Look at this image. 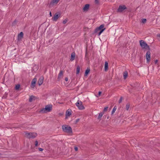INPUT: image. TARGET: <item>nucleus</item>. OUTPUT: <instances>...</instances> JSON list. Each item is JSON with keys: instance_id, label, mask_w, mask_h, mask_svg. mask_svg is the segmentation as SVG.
Returning a JSON list of instances; mask_svg holds the SVG:
<instances>
[{"instance_id": "obj_33", "label": "nucleus", "mask_w": 160, "mask_h": 160, "mask_svg": "<svg viewBox=\"0 0 160 160\" xmlns=\"http://www.w3.org/2000/svg\"><path fill=\"white\" fill-rule=\"evenodd\" d=\"M38 144V142L37 141H36L35 142V145L36 147L37 146Z\"/></svg>"}, {"instance_id": "obj_24", "label": "nucleus", "mask_w": 160, "mask_h": 160, "mask_svg": "<svg viewBox=\"0 0 160 160\" xmlns=\"http://www.w3.org/2000/svg\"><path fill=\"white\" fill-rule=\"evenodd\" d=\"M20 87V85L19 84H17L15 86V89L16 90H18Z\"/></svg>"}, {"instance_id": "obj_2", "label": "nucleus", "mask_w": 160, "mask_h": 160, "mask_svg": "<svg viewBox=\"0 0 160 160\" xmlns=\"http://www.w3.org/2000/svg\"><path fill=\"white\" fill-rule=\"evenodd\" d=\"M62 129L63 131L67 133H71L72 132V129L71 127L66 125H62Z\"/></svg>"}, {"instance_id": "obj_6", "label": "nucleus", "mask_w": 160, "mask_h": 160, "mask_svg": "<svg viewBox=\"0 0 160 160\" xmlns=\"http://www.w3.org/2000/svg\"><path fill=\"white\" fill-rule=\"evenodd\" d=\"M76 105L80 110H83L85 108L82 105V102L80 100L78 101L76 103Z\"/></svg>"}, {"instance_id": "obj_39", "label": "nucleus", "mask_w": 160, "mask_h": 160, "mask_svg": "<svg viewBox=\"0 0 160 160\" xmlns=\"http://www.w3.org/2000/svg\"><path fill=\"white\" fill-rule=\"evenodd\" d=\"M49 15H50V17L52 16V13L51 12H50Z\"/></svg>"}, {"instance_id": "obj_8", "label": "nucleus", "mask_w": 160, "mask_h": 160, "mask_svg": "<svg viewBox=\"0 0 160 160\" xmlns=\"http://www.w3.org/2000/svg\"><path fill=\"white\" fill-rule=\"evenodd\" d=\"M127 9L125 5H120L117 11L118 12H122L125 9Z\"/></svg>"}, {"instance_id": "obj_30", "label": "nucleus", "mask_w": 160, "mask_h": 160, "mask_svg": "<svg viewBox=\"0 0 160 160\" xmlns=\"http://www.w3.org/2000/svg\"><path fill=\"white\" fill-rule=\"evenodd\" d=\"M122 97H121L120 98V99L119 100V101H118V102H119V103L122 102Z\"/></svg>"}, {"instance_id": "obj_29", "label": "nucleus", "mask_w": 160, "mask_h": 160, "mask_svg": "<svg viewBox=\"0 0 160 160\" xmlns=\"http://www.w3.org/2000/svg\"><path fill=\"white\" fill-rule=\"evenodd\" d=\"M146 22V19H143L142 20V22L144 23H145Z\"/></svg>"}, {"instance_id": "obj_7", "label": "nucleus", "mask_w": 160, "mask_h": 160, "mask_svg": "<svg viewBox=\"0 0 160 160\" xmlns=\"http://www.w3.org/2000/svg\"><path fill=\"white\" fill-rule=\"evenodd\" d=\"M61 14L59 13H56L52 18V20L53 21H56L60 17Z\"/></svg>"}, {"instance_id": "obj_36", "label": "nucleus", "mask_w": 160, "mask_h": 160, "mask_svg": "<svg viewBox=\"0 0 160 160\" xmlns=\"http://www.w3.org/2000/svg\"><path fill=\"white\" fill-rule=\"evenodd\" d=\"M38 149H39V151H43V149H42V148H38Z\"/></svg>"}, {"instance_id": "obj_28", "label": "nucleus", "mask_w": 160, "mask_h": 160, "mask_svg": "<svg viewBox=\"0 0 160 160\" xmlns=\"http://www.w3.org/2000/svg\"><path fill=\"white\" fill-rule=\"evenodd\" d=\"M108 107H106L104 108V110H103V112H106L107 111L108 109Z\"/></svg>"}, {"instance_id": "obj_38", "label": "nucleus", "mask_w": 160, "mask_h": 160, "mask_svg": "<svg viewBox=\"0 0 160 160\" xmlns=\"http://www.w3.org/2000/svg\"><path fill=\"white\" fill-rule=\"evenodd\" d=\"M95 2L96 3H98V0H95Z\"/></svg>"}, {"instance_id": "obj_14", "label": "nucleus", "mask_w": 160, "mask_h": 160, "mask_svg": "<svg viewBox=\"0 0 160 160\" xmlns=\"http://www.w3.org/2000/svg\"><path fill=\"white\" fill-rule=\"evenodd\" d=\"M71 114V112L70 110H67L66 112V118H68V117L70 116Z\"/></svg>"}, {"instance_id": "obj_4", "label": "nucleus", "mask_w": 160, "mask_h": 160, "mask_svg": "<svg viewBox=\"0 0 160 160\" xmlns=\"http://www.w3.org/2000/svg\"><path fill=\"white\" fill-rule=\"evenodd\" d=\"M139 42L140 45L142 49H150L149 46L144 41L141 40Z\"/></svg>"}, {"instance_id": "obj_31", "label": "nucleus", "mask_w": 160, "mask_h": 160, "mask_svg": "<svg viewBox=\"0 0 160 160\" xmlns=\"http://www.w3.org/2000/svg\"><path fill=\"white\" fill-rule=\"evenodd\" d=\"M17 21L16 20H15L12 23L13 25H15L16 24Z\"/></svg>"}, {"instance_id": "obj_11", "label": "nucleus", "mask_w": 160, "mask_h": 160, "mask_svg": "<svg viewBox=\"0 0 160 160\" xmlns=\"http://www.w3.org/2000/svg\"><path fill=\"white\" fill-rule=\"evenodd\" d=\"M43 78L42 77H40L38 81V84L39 86L42 84L43 82Z\"/></svg>"}, {"instance_id": "obj_26", "label": "nucleus", "mask_w": 160, "mask_h": 160, "mask_svg": "<svg viewBox=\"0 0 160 160\" xmlns=\"http://www.w3.org/2000/svg\"><path fill=\"white\" fill-rule=\"evenodd\" d=\"M130 107V105L129 104H127L126 105V108L127 110H128Z\"/></svg>"}, {"instance_id": "obj_18", "label": "nucleus", "mask_w": 160, "mask_h": 160, "mask_svg": "<svg viewBox=\"0 0 160 160\" xmlns=\"http://www.w3.org/2000/svg\"><path fill=\"white\" fill-rule=\"evenodd\" d=\"M128 76V72L127 71H125L123 72V76L124 79H126Z\"/></svg>"}, {"instance_id": "obj_22", "label": "nucleus", "mask_w": 160, "mask_h": 160, "mask_svg": "<svg viewBox=\"0 0 160 160\" xmlns=\"http://www.w3.org/2000/svg\"><path fill=\"white\" fill-rule=\"evenodd\" d=\"M76 70V74H78L79 73L80 71V67L79 66H78L77 67Z\"/></svg>"}, {"instance_id": "obj_40", "label": "nucleus", "mask_w": 160, "mask_h": 160, "mask_svg": "<svg viewBox=\"0 0 160 160\" xmlns=\"http://www.w3.org/2000/svg\"><path fill=\"white\" fill-rule=\"evenodd\" d=\"M158 62V60H156L155 61V63H157Z\"/></svg>"}, {"instance_id": "obj_23", "label": "nucleus", "mask_w": 160, "mask_h": 160, "mask_svg": "<svg viewBox=\"0 0 160 160\" xmlns=\"http://www.w3.org/2000/svg\"><path fill=\"white\" fill-rule=\"evenodd\" d=\"M60 0H52V1L51 2V3L53 4H57L59 1Z\"/></svg>"}, {"instance_id": "obj_21", "label": "nucleus", "mask_w": 160, "mask_h": 160, "mask_svg": "<svg viewBox=\"0 0 160 160\" xmlns=\"http://www.w3.org/2000/svg\"><path fill=\"white\" fill-rule=\"evenodd\" d=\"M35 97L33 96H31L29 99V101L30 102H32L33 100H35Z\"/></svg>"}, {"instance_id": "obj_9", "label": "nucleus", "mask_w": 160, "mask_h": 160, "mask_svg": "<svg viewBox=\"0 0 160 160\" xmlns=\"http://www.w3.org/2000/svg\"><path fill=\"white\" fill-rule=\"evenodd\" d=\"M147 62H149L150 58V52L149 51H147L146 54Z\"/></svg>"}, {"instance_id": "obj_25", "label": "nucleus", "mask_w": 160, "mask_h": 160, "mask_svg": "<svg viewBox=\"0 0 160 160\" xmlns=\"http://www.w3.org/2000/svg\"><path fill=\"white\" fill-rule=\"evenodd\" d=\"M116 109H117V108L116 107H114L113 108L112 111V114H113L115 112L116 110Z\"/></svg>"}, {"instance_id": "obj_1", "label": "nucleus", "mask_w": 160, "mask_h": 160, "mask_svg": "<svg viewBox=\"0 0 160 160\" xmlns=\"http://www.w3.org/2000/svg\"><path fill=\"white\" fill-rule=\"evenodd\" d=\"M52 109V105H48L45 106V108L41 109L39 111L40 113H47L50 112Z\"/></svg>"}, {"instance_id": "obj_17", "label": "nucleus", "mask_w": 160, "mask_h": 160, "mask_svg": "<svg viewBox=\"0 0 160 160\" xmlns=\"http://www.w3.org/2000/svg\"><path fill=\"white\" fill-rule=\"evenodd\" d=\"M75 52H72L71 55V58L70 60L72 61L74 60L75 59Z\"/></svg>"}, {"instance_id": "obj_19", "label": "nucleus", "mask_w": 160, "mask_h": 160, "mask_svg": "<svg viewBox=\"0 0 160 160\" xmlns=\"http://www.w3.org/2000/svg\"><path fill=\"white\" fill-rule=\"evenodd\" d=\"M104 112H102L99 113V115L98 117V119H101V117H102L103 115L104 114Z\"/></svg>"}, {"instance_id": "obj_13", "label": "nucleus", "mask_w": 160, "mask_h": 160, "mask_svg": "<svg viewBox=\"0 0 160 160\" xmlns=\"http://www.w3.org/2000/svg\"><path fill=\"white\" fill-rule=\"evenodd\" d=\"M63 75V72L62 71H61L58 74V80H60L61 78L62 77Z\"/></svg>"}, {"instance_id": "obj_16", "label": "nucleus", "mask_w": 160, "mask_h": 160, "mask_svg": "<svg viewBox=\"0 0 160 160\" xmlns=\"http://www.w3.org/2000/svg\"><path fill=\"white\" fill-rule=\"evenodd\" d=\"M89 7V5L88 4H86L84 7H83V9L84 11H87Z\"/></svg>"}, {"instance_id": "obj_12", "label": "nucleus", "mask_w": 160, "mask_h": 160, "mask_svg": "<svg viewBox=\"0 0 160 160\" xmlns=\"http://www.w3.org/2000/svg\"><path fill=\"white\" fill-rule=\"evenodd\" d=\"M23 33L22 32H21L18 35V40H21L23 38Z\"/></svg>"}, {"instance_id": "obj_27", "label": "nucleus", "mask_w": 160, "mask_h": 160, "mask_svg": "<svg viewBox=\"0 0 160 160\" xmlns=\"http://www.w3.org/2000/svg\"><path fill=\"white\" fill-rule=\"evenodd\" d=\"M68 21V19H65V20H64L63 21V23L64 24H65Z\"/></svg>"}, {"instance_id": "obj_15", "label": "nucleus", "mask_w": 160, "mask_h": 160, "mask_svg": "<svg viewBox=\"0 0 160 160\" xmlns=\"http://www.w3.org/2000/svg\"><path fill=\"white\" fill-rule=\"evenodd\" d=\"M108 68V62H105L104 65V70L105 71H107Z\"/></svg>"}, {"instance_id": "obj_10", "label": "nucleus", "mask_w": 160, "mask_h": 160, "mask_svg": "<svg viewBox=\"0 0 160 160\" xmlns=\"http://www.w3.org/2000/svg\"><path fill=\"white\" fill-rule=\"evenodd\" d=\"M37 81V79L36 78H34L32 80L31 85V87L33 88L35 87V84Z\"/></svg>"}, {"instance_id": "obj_20", "label": "nucleus", "mask_w": 160, "mask_h": 160, "mask_svg": "<svg viewBox=\"0 0 160 160\" xmlns=\"http://www.w3.org/2000/svg\"><path fill=\"white\" fill-rule=\"evenodd\" d=\"M90 69L88 68L87 69H86V70L85 71V76H87L88 74L90 72Z\"/></svg>"}, {"instance_id": "obj_3", "label": "nucleus", "mask_w": 160, "mask_h": 160, "mask_svg": "<svg viewBox=\"0 0 160 160\" xmlns=\"http://www.w3.org/2000/svg\"><path fill=\"white\" fill-rule=\"evenodd\" d=\"M104 25L102 24L99 27L96 28L95 29V32H98V35H100L102 32L106 28H104Z\"/></svg>"}, {"instance_id": "obj_37", "label": "nucleus", "mask_w": 160, "mask_h": 160, "mask_svg": "<svg viewBox=\"0 0 160 160\" xmlns=\"http://www.w3.org/2000/svg\"><path fill=\"white\" fill-rule=\"evenodd\" d=\"M68 78H65V80L67 82L68 81Z\"/></svg>"}, {"instance_id": "obj_35", "label": "nucleus", "mask_w": 160, "mask_h": 160, "mask_svg": "<svg viewBox=\"0 0 160 160\" xmlns=\"http://www.w3.org/2000/svg\"><path fill=\"white\" fill-rule=\"evenodd\" d=\"M74 149L76 151H77L78 150V148L77 147H75Z\"/></svg>"}, {"instance_id": "obj_34", "label": "nucleus", "mask_w": 160, "mask_h": 160, "mask_svg": "<svg viewBox=\"0 0 160 160\" xmlns=\"http://www.w3.org/2000/svg\"><path fill=\"white\" fill-rule=\"evenodd\" d=\"M102 93V92H101V91H99V92H98V96H97V97H98V96H99L100 95H101V93Z\"/></svg>"}, {"instance_id": "obj_5", "label": "nucleus", "mask_w": 160, "mask_h": 160, "mask_svg": "<svg viewBox=\"0 0 160 160\" xmlns=\"http://www.w3.org/2000/svg\"><path fill=\"white\" fill-rule=\"evenodd\" d=\"M26 135L27 138H33L37 136V134L35 132L26 133Z\"/></svg>"}, {"instance_id": "obj_32", "label": "nucleus", "mask_w": 160, "mask_h": 160, "mask_svg": "<svg viewBox=\"0 0 160 160\" xmlns=\"http://www.w3.org/2000/svg\"><path fill=\"white\" fill-rule=\"evenodd\" d=\"M157 36L158 38V39L160 41V34H158L157 35Z\"/></svg>"}]
</instances>
